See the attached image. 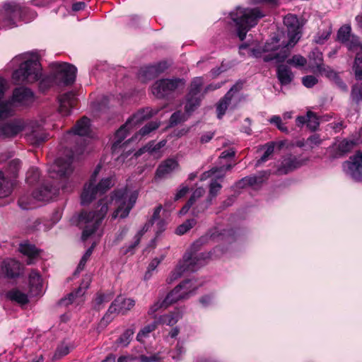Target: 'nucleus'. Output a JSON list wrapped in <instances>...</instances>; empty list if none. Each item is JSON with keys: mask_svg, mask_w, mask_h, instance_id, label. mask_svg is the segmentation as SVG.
Listing matches in <instances>:
<instances>
[{"mask_svg": "<svg viewBox=\"0 0 362 362\" xmlns=\"http://www.w3.org/2000/svg\"><path fill=\"white\" fill-rule=\"evenodd\" d=\"M138 197L137 191L128 194L127 189L115 190L110 199H100L94 211L83 210L76 218V226L83 229L82 239L86 240L98 228L108 211V204L114 203L117 209L112 214V218L120 216L126 218L134 206Z\"/></svg>", "mask_w": 362, "mask_h": 362, "instance_id": "nucleus-1", "label": "nucleus"}, {"mask_svg": "<svg viewBox=\"0 0 362 362\" xmlns=\"http://www.w3.org/2000/svg\"><path fill=\"white\" fill-rule=\"evenodd\" d=\"M90 119L83 117L74 127L66 132L61 144L64 146V157L58 158L49 169L50 178H69L74 173L72 163L78 160L79 156L85 152L86 141L83 138L90 132Z\"/></svg>", "mask_w": 362, "mask_h": 362, "instance_id": "nucleus-2", "label": "nucleus"}, {"mask_svg": "<svg viewBox=\"0 0 362 362\" xmlns=\"http://www.w3.org/2000/svg\"><path fill=\"white\" fill-rule=\"evenodd\" d=\"M284 24L287 28L286 34L277 32L267 40L263 47L252 49V55L262 58L265 62H284L301 37V25L296 15L288 14L284 18Z\"/></svg>", "mask_w": 362, "mask_h": 362, "instance_id": "nucleus-3", "label": "nucleus"}, {"mask_svg": "<svg viewBox=\"0 0 362 362\" xmlns=\"http://www.w3.org/2000/svg\"><path fill=\"white\" fill-rule=\"evenodd\" d=\"M155 113L153 112L151 109L146 108L138 111L129 118L125 124L121 126L115 134L112 145V153H119L122 149L124 151L130 143L136 142L141 136H146L156 129L159 124L156 122H151L142 127L140 131L135 134L130 139L122 143V141L126 138L130 129L139 125L144 120L149 119Z\"/></svg>", "mask_w": 362, "mask_h": 362, "instance_id": "nucleus-4", "label": "nucleus"}, {"mask_svg": "<svg viewBox=\"0 0 362 362\" xmlns=\"http://www.w3.org/2000/svg\"><path fill=\"white\" fill-rule=\"evenodd\" d=\"M11 66H18L12 74L15 84L33 83L42 76V68L38 55L34 52H25L13 57Z\"/></svg>", "mask_w": 362, "mask_h": 362, "instance_id": "nucleus-5", "label": "nucleus"}, {"mask_svg": "<svg viewBox=\"0 0 362 362\" xmlns=\"http://www.w3.org/2000/svg\"><path fill=\"white\" fill-rule=\"evenodd\" d=\"M230 16L235 24L237 36L243 41L247 32L257 24L264 14L257 8H244L238 6L230 13Z\"/></svg>", "mask_w": 362, "mask_h": 362, "instance_id": "nucleus-6", "label": "nucleus"}, {"mask_svg": "<svg viewBox=\"0 0 362 362\" xmlns=\"http://www.w3.org/2000/svg\"><path fill=\"white\" fill-rule=\"evenodd\" d=\"M29 8L16 2L6 3L0 11V29L12 28L18 26L20 21H28Z\"/></svg>", "mask_w": 362, "mask_h": 362, "instance_id": "nucleus-7", "label": "nucleus"}, {"mask_svg": "<svg viewBox=\"0 0 362 362\" xmlns=\"http://www.w3.org/2000/svg\"><path fill=\"white\" fill-rule=\"evenodd\" d=\"M49 66L57 85L69 86L74 83L77 71L75 66L66 62H53Z\"/></svg>", "mask_w": 362, "mask_h": 362, "instance_id": "nucleus-8", "label": "nucleus"}, {"mask_svg": "<svg viewBox=\"0 0 362 362\" xmlns=\"http://www.w3.org/2000/svg\"><path fill=\"white\" fill-rule=\"evenodd\" d=\"M243 86L242 81L236 82L216 104L217 117L219 119H222L227 110L233 111L238 107L240 98L236 95L240 91Z\"/></svg>", "mask_w": 362, "mask_h": 362, "instance_id": "nucleus-9", "label": "nucleus"}, {"mask_svg": "<svg viewBox=\"0 0 362 362\" xmlns=\"http://www.w3.org/2000/svg\"><path fill=\"white\" fill-rule=\"evenodd\" d=\"M203 85L202 77H195L192 80L189 91L185 98V111L187 115H191L200 106L204 98V94L201 93Z\"/></svg>", "mask_w": 362, "mask_h": 362, "instance_id": "nucleus-10", "label": "nucleus"}, {"mask_svg": "<svg viewBox=\"0 0 362 362\" xmlns=\"http://www.w3.org/2000/svg\"><path fill=\"white\" fill-rule=\"evenodd\" d=\"M135 305V301L132 298L118 296L110 304L106 313L100 320V325L106 327L114 319L115 315L126 314Z\"/></svg>", "mask_w": 362, "mask_h": 362, "instance_id": "nucleus-11", "label": "nucleus"}, {"mask_svg": "<svg viewBox=\"0 0 362 362\" xmlns=\"http://www.w3.org/2000/svg\"><path fill=\"white\" fill-rule=\"evenodd\" d=\"M227 251V248L223 246H216L212 251L209 252H201L199 254H194L193 252H187L183 257L184 262L189 266L190 272L197 271L199 268L204 264L206 259H211L212 256L220 257Z\"/></svg>", "mask_w": 362, "mask_h": 362, "instance_id": "nucleus-12", "label": "nucleus"}, {"mask_svg": "<svg viewBox=\"0 0 362 362\" xmlns=\"http://www.w3.org/2000/svg\"><path fill=\"white\" fill-rule=\"evenodd\" d=\"M195 286L192 279H186L176 286L164 298V304L168 306L180 300L187 299L195 293Z\"/></svg>", "mask_w": 362, "mask_h": 362, "instance_id": "nucleus-13", "label": "nucleus"}, {"mask_svg": "<svg viewBox=\"0 0 362 362\" xmlns=\"http://www.w3.org/2000/svg\"><path fill=\"white\" fill-rule=\"evenodd\" d=\"M112 182H86L81 194V204L89 205L93 200L103 195L112 185Z\"/></svg>", "mask_w": 362, "mask_h": 362, "instance_id": "nucleus-14", "label": "nucleus"}, {"mask_svg": "<svg viewBox=\"0 0 362 362\" xmlns=\"http://www.w3.org/2000/svg\"><path fill=\"white\" fill-rule=\"evenodd\" d=\"M185 81L182 78H165L156 81L151 87L152 93L158 98L169 95L175 90L185 86Z\"/></svg>", "mask_w": 362, "mask_h": 362, "instance_id": "nucleus-15", "label": "nucleus"}, {"mask_svg": "<svg viewBox=\"0 0 362 362\" xmlns=\"http://www.w3.org/2000/svg\"><path fill=\"white\" fill-rule=\"evenodd\" d=\"M8 100L13 103L15 110L16 106L27 107L32 105L35 101V94L31 89L21 86L13 90L12 97Z\"/></svg>", "mask_w": 362, "mask_h": 362, "instance_id": "nucleus-16", "label": "nucleus"}, {"mask_svg": "<svg viewBox=\"0 0 362 362\" xmlns=\"http://www.w3.org/2000/svg\"><path fill=\"white\" fill-rule=\"evenodd\" d=\"M52 182H41L33 190L38 202L47 203L59 194V186L51 185Z\"/></svg>", "mask_w": 362, "mask_h": 362, "instance_id": "nucleus-17", "label": "nucleus"}, {"mask_svg": "<svg viewBox=\"0 0 362 362\" xmlns=\"http://www.w3.org/2000/svg\"><path fill=\"white\" fill-rule=\"evenodd\" d=\"M6 87V81L0 77V121L6 119L14 115L13 103L8 99H4Z\"/></svg>", "mask_w": 362, "mask_h": 362, "instance_id": "nucleus-18", "label": "nucleus"}, {"mask_svg": "<svg viewBox=\"0 0 362 362\" xmlns=\"http://www.w3.org/2000/svg\"><path fill=\"white\" fill-rule=\"evenodd\" d=\"M346 173L352 179L360 180L362 178V151H358L356 153L350 158V160L344 164Z\"/></svg>", "mask_w": 362, "mask_h": 362, "instance_id": "nucleus-19", "label": "nucleus"}, {"mask_svg": "<svg viewBox=\"0 0 362 362\" xmlns=\"http://www.w3.org/2000/svg\"><path fill=\"white\" fill-rule=\"evenodd\" d=\"M308 158L297 157L295 156H289L284 158L276 169V173L278 175H286L290 172L304 165L308 161Z\"/></svg>", "mask_w": 362, "mask_h": 362, "instance_id": "nucleus-20", "label": "nucleus"}, {"mask_svg": "<svg viewBox=\"0 0 362 362\" xmlns=\"http://www.w3.org/2000/svg\"><path fill=\"white\" fill-rule=\"evenodd\" d=\"M25 127V122L21 119H14L0 124V136L13 138L21 132Z\"/></svg>", "mask_w": 362, "mask_h": 362, "instance_id": "nucleus-21", "label": "nucleus"}, {"mask_svg": "<svg viewBox=\"0 0 362 362\" xmlns=\"http://www.w3.org/2000/svg\"><path fill=\"white\" fill-rule=\"evenodd\" d=\"M76 101L74 91H69L58 97L59 111L63 115H68Z\"/></svg>", "mask_w": 362, "mask_h": 362, "instance_id": "nucleus-22", "label": "nucleus"}, {"mask_svg": "<svg viewBox=\"0 0 362 362\" xmlns=\"http://www.w3.org/2000/svg\"><path fill=\"white\" fill-rule=\"evenodd\" d=\"M20 267V263L15 259H5L1 264V274L8 279H15L19 276Z\"/></svg>", "mask_w": 362, "mask_h": 362, "instance_id": "nucleus-23", "label": "nucleus"}, {"mask_svg": "<svg viewBox=\"0 0 362 362\" xmlns=\"http://www.w3.org/2000/svg\"><path fill=\"white\" fill-rule=\"evenodd\" d=\"M179 167L178 161L173 158H170L163 161L156 170V175L158 178H165Z\"/></svg>", "mask_w": 362, "mask_h": 362, "instance_id": "nucleus-24", "label": "nucleus"}, {"mask_svg": "<svg viewBox=\"0 0 362 362\" xmlns=\"http://www.w3.org/2000/svg\"><path fill=\"white\" fill-rule=\"evenodd\" d=\"M232 168L231 165H223L220 167H214L208 171L202 173L200 181H217L224 177L227 170Z\"/></svg>", "mask_w": 362, "mask_h": 362, "instance_id": "nucleus-25", "label": "nucleus"}, {"mask_svg": "<svg viewBox=\"0 0 362 362\" xmlns=\"http://www.w3.org/2000/svg\"><path fill=\"white\" fill-rule=\"evenodd\" d=\"M19 251L28 257L27 264H33V259L39 255L40 250L28 240L19 244Z\"/></svg>", "mask_w": 362, "mask_h": 362, "instance_id": "nucleus-26", "label": "nucleus"}, {"mask_svg": "<svg viewBox=\"0 0 362 362\" xmlns=\"http://www.w3.org/2000/svg\"><path fill=\"white\" fill-rule=\"evenodd\" d=\"M28 282L32 295H38L42 287V279L40 273L36 270H32L28 276Z\"/></svg>", "mask_w": 362, "mask_h": 362, "instance_id": "nucleus-27", "label": "nucleus"}, {"mask_svg": "<svg viewBox=\"0 0 362 362\" xmlns=\"http://www.w3.org/2000/svg\"><path fill=\"white\" fill-rule=\"evenodd\" d=\"M183 313L184 312L182 309L176 308L174 311L169 314L159 316L156 321L158 322V324H163L173 326L182 317Z\"/></svg>", "mask_w": 362, "mask_h": 362, "instance_id": "nucleus-28", "label": "nucleus"}, {"mask_svg": "<svg viewBox=\"0 0 362 362\" xmlns=\"http://www.w3.org/2000/svg\"><path fill=\"white\" fill-rule=\"evenodd\" d=\"M38 201L34 197V192L31 194L25 192L20 196L18 200V206L23 210H30L37 206Z\"/></svg>", "mask_w": 362, "mask_h": 362, "instance_id": "nucleus-29", "label": "nucleus"}, {"mask_svg": "<svg viewBox=\"0 0 362 362\" xmlns=\"http://www.w3.org/2000/svg\"><path fill=\"white\" fill-rule=\"evenodd\" d=\"M322 75H324L330 81H332L334 83V84L341 91L344 93L348 92L347 85L341 78V77L339 75V73L335 71L331 67L326 69V70L322 74Z\"/></svg>", "mask_w": 362, "mask_h": 362, "instance_id": "nucleus-30", "label": "nucleus"}, {"mask_svg": "<svg viewBox=\"0 0 362 362\" xmlns=\"http://www.w3.org/2000/svg\"><path fill=\"white\" fill-rule=\"evenodd\" d=\"M310 60L313 62V64L316 67L318 72L321 74L329 66L323 64L322 53L318 48H315L309 54Z\"/></svg>", "mask_w": 362, "mask_h": 362, "instance_id": "nucleus-31", "label": "nucleus"}, {"mask_svg": "<svg viewBox=\"0 0 362 362\" xmlns=\"http://www.w3.org/2000/svg\"><path fill=\"white\" fill-rule=\"evenodd\" d=\"M21 168V161L18 159H13L8 163L7 167V178L9 179H16L18 177V174L19 170ZM6 177H5L4 174L2 171L0 170V180H4Z\"/></svg>", "mask_w": 362, "mask_h": 362, "instance_id": "nucleus-32", "label": "nucleus"}, {"mask_svg": "<svg viewBox=\"0 0 362 362\" xmlns=\"http://www.w3.org/2000/svg\"><path fill=\"white\" fill-rule=\"evenodd\" d=\"M350 100L357 109L362 107V83H357L352 86Z\"/></svg>", "mask_w": 362, "mask_h": 362, "instance_id": "nucleus-33", "label": "nucleus"}, {"mask_svg": "<svg viewBox=\"0 0 362 362\" xmlns=\"http://www.w3.org/2000/svg\"><path fill=\"white\" fill-rule=\"evenodd\" d=\"M277 77L282 86L289 84L293 78L291 69L284 64L279 65L277 67Z\"/></svg>", "mask_w": 362, "mask_h": 362, "instance_id": "nucleus-34", "label": "nucleus"}, {"mask_svg": "<svg viewBox=\"0 0 362 362\" xmlns=\"http://www.w3.org/2000/svg\"><path fill=\"white\" fill-rule=\"evenodd\" d=\"M165 144L166 141L164 140L160 141L158 143H155L154 141L149 142L142 148H140L135 153V156H140L145 152H148L151 155L156 154L158 152V151L165 145Z\"/></svg>", "mask_w": 362, "mask_h": 362, "instance_id": "nucleus-35", "label": "nucleus"}, {"mask_svg": "<svg viewBox=\"0 0 362 362\" xmlns=\"http://www.w3.org/2000/svg\"><path fill=\"white\" fill-rule=\"evenodd\" d=\"M6 298L11 301L16 302L21 305H25L29 301L27 294L21 292L18 289H12L8 291Z\"/></svg>", "mask_w": 362, "mask_h": 362, "instance_id": "nucleus-36", "label": "nucleus"}, {"mask_svg": "<svg viewBox=\"0 0 362 362\" xmlns=\"http://www.w3.org/2000/svg\"><path fill=\"white\" fill-rule=\"evenodd\" d=\"M222 186L219 182H211L209 185V193L204 206H201L202 211L206 209L211 204L213 198L216 197Z\"/></svg>", "mask_w": 362, "mask_h": 362, "instance_id": "nucleus-37", "label": "nucleus"}, {"mask_svg": "<svg viewBox=\"0 0 362 362\" xmlns=\"http://www.w3.org/2000/svg\"><path fill=\"white\" fill-rule=\"evenodd\" d=\"M27 137L33 145L39 146L47 139L48 134L42 131H33Z\"/></svg>", "mask_w": 362, "mask_h": 362, "instance_id": "nucleus-38", "label": "nucleus"}, {"mask_svg": "<svg viewBox=\"0 0 362 362\" xmlns=\"http://www.w3.org/2000/svg\"><path fill=\"white\" fill-rule=\"evenodd\" d=\"M134 329L132 328L127 329L123 334L116 340L115 344L117 347H127L132 341Z\"/></svg>", "mask_w": 362, "mask_h": 362, "instance_id": "nucleus-39", "label": "nucleus"}, {"mask_svg": "<svg viewBox=\"0 0 362 362\" xmlns=\"http://www.w3.org/2000/svg\"><path fill=\"white\" fill-rule=\"evenodd\" d=\"M190 272V269L189 266L184 262V259L182 262H180L177 266L175 269L171 273L170 277L167 279L168 284L172 283L173 281L180 278L184 272Z\"/></svg>", "mask_w": 362, "mask_h": 362, "instance_id": "nucleus-40", "label": "nucleus"}, {"mask_svg": "<svg viewBox=\"0 0 362 362\" xmlns=\"http://www.w3.org/2000/svg\"><path fill=\"white\" fill-rule=\"evenodd\" d=\"M358 142L356 140H343L340 141L337 146L338 153L337 155L339 156H341L344 154L349 152L352 150L356 145Z\"/></svg>", "mask_w": 362, "mask_h": 362, "instance_id": "nucleus-41", "label": "nucleus"}, {"mask_svg": "<svg viewBox=\"0 0 362 362\" xmlns=\"http://www.w3.org/2000/svg\"><path fill=\"white\" fill-rule=\"evenodd\" d=\"M103 171V165L99 163L92 172L88 181H96L97 180L102 182L112 181V177L104 175Z\"/></svg>", "mask_w": 362, "mask_h": 362, "instance_id": "nucleus-42", "label": "nucleus"}, {"mask_svg": "<svg viewBox=\"0 0 362 362\" xmlns=\"http://www.w3.org/2000/svg\"><path fill=\"white\" fill-rule=\"evenodd\" d=\"M158 76L153 65L141 67L139 72V76L143 81L151 80Z\"/></svg>", "mask_w": 362, "mask_h": 362, "instance_id": "nucleus-43", "label": "nucleus"}, {"mask_svg": "<svg viewBox=\"0 0 362 362\" xmlns=\"http://www.w3.org/2000/svg\"><path fill=\"white\" fill-rule=\"evenodd\" d=\"M83 294L82 287L79 286L76 291L71 292L66 297L60 299L58 302V305L60 306H67L71 304L76 297L82 296Z\"/></svg>", "mask_w": 362, "mask_h": 362, "instance_id": "nucleus-44", "label": "nucleus"}, {"mask_svg": "<svg viewBox=\"0 0 362 362\" xmlns=\"http://www.w3.org/2000/svg\"><path fill=\"white\" fill-rule=\"evenodd\" d=\"M262 182H235L231 188L235 192H239L240 189H259L262 187Z\"/></svg>", "mask_w": 362, "mask_h": 362, "instance_id": "nucleus-45", "label": "nucleus"}, {"mask_svg": "<svg viewBox=\"0 0 362 362\" xmlns=\"http://www.w3.org/2000/svg\"><path fill=\"white\" fill-rule=\"evenodd\" d=\"M265 151L261 158L257 160L255 166H259L262 163L267 161L271 156L273 155L274 151V143H268L264 146Z\"/></svg>", "mask_w": 362, "mask_h": 362, "instance_id": "nucleus-46", "label": "nucleus"}, {"mask_svg": "<svg viewBox=\"0 0 362 362\" xmlns=\"http://www.w3.org/2000/svg\"><path fill=\"white\" fill-rule=\"evenodd\" d=\"M351 28L349 25L341 26L337 32V39L344 44L353 35L351 33Z\"/></svg>", "mask_w": 362, "mask_h": 362, "instance_id": "nucleus-47", "label": "nucleus"}, {"mask_svg": "<svg viewBox=\"0 0 362 362\" xmlns=\"http://www.w3.org/2000/svg\"><path fill=\"white\" fill-rule=\"evenodd\" d=\"M332 33V29L330 27L319 30L315 35L313 42L316 44L323 45Z\"/></svg>", "mask_w": 362, "mask_h": 362, "instance_id": "nucleus-48", "label": "nucleus"}, {"mask_svg": "<svg viewBox=\"0 0 362 362\" xmlns=\"http://www.w3.org/2000/svg\"><path fill=\"white\" fill-rule=\"evenodd\" d=\"M196 223L197 221L194 218L187 219L176 228L175 233L177 235H183L192 228Z\"/></svg>", "mask_w": 362, "mask_h": 362, "instance_id": "nucleus-49", "label": "nucleus"}, {"mask_svg": "<svg viewBox=\"0 0 362 362\" xmlns=\"http://www.w3.org/2000/svg\"><path fill=\"white\" fill-rule=\"evenodd\" d=\"M158 322L155 320L152 323L145 326L143 329H141L139 332L136 335V339L139 341H141L143 340L144 337H146L148 336V334L154 331L157 326H158Z\"/></svg>", "mask_w": 362, "mask_h": 362, "instance_id": "nucleus-50", "label": "nucleus"}, {"mask_svg": "<svg viewBox=\"0 0 362 362\" xmlns=\"http://www.w3.org/2000/svg\"><path fill=\"white\" fill-rule=\"evenodd\" d=\"M345 46L348 48L349 51L355 52L358 50L361 47H362V44L361 43L359 38L353 35L345 43Z\"/></svg>", "mask_w": 362, "mask_h": 362, "instance_id": "nucleus-51", "label": "nucleus"}, {"mask_svg": "<svg viewBox=\"0 0 362 362\" xmlns=\"http://www.w3.org/2000/svg\"><path fill=\"white\" fill-rule=\"evenodd\" d=\"M308 119L307 127L311 131H315L320 124L319 118L315 113L308 111Z\"/></svg>", "mask_w": 362, "mask_h": 362, "instance_id": "nucleus-52", "label": "nucleus"}, {"mask_svg": "<svg viewBox=\"0 0 362 362\" xmlns=\"http://www.w3.org/2000/svg\"><path fill=\"white\" fill-rule=\"evenodd\" d=\"M187 117L185 113H182L181 111L178 110L175 112L170 118V126L173 127L176 126L177 124L185 122L187 120Z\"/></svg>", "mask_w": 362, "mask_h": 362, "instance_id": "nucleus-53", "label": "nucleus"}, {"mask_svg": "<svg viewBox=\"0 0 362 362\" xmlns=\"http://www.w3.org/2000/svg\"><path fill=\"white\" fill-rule=\"evenodd\" d=\"M56 84L55 80L52 77V74L44 77L39 83V89L42 92L46 91L52 85Z\"/></svg>", "mask_w": 362, "mask_h": 362, "instance_id": "nucleus-54", "label": "nucleus"}, {"mask_svg": "<svg viewBox=\"0 0 362 362\" xmlns=\"http://www.w3.org/2000/svg\"><path fill=\"white\" fill-rule=\"evenodd\" d=\"M269 122L274 124L279 130L284 133H288V129L283 124L282 119L279 115H273L269 119Z\"/></svg>", "mask_w": 362, "mask_h": 362, "instance_id": "nucleus-55", "label": "nucleus"}, {"mask_svg": "<svg viewBox=\"0 0 362 362\" xmlns=\"http://www.w3.org/2000/svg\"><path fill=\"white\" fill-rule=\"evenodd\" d=\"M93 252V248L92 247H90L88 248L86 252H85V254L83 255V257H81L78 266H77V268L74 272V274L76 275V274H78L80 273L85 267V265L88 261V259H89V257H90L91 254Z\"/></svg>", "mask_w": 362, "mask_h": 362, "instance_id": "nucleus-56", "label": "nucleus"}, {"mask_svg": "<svg viewBox=\"0 0 362 362\" xmlns=\"http://www.w3.org/2000/svg\"><path fill=\"white\" fill-rule=\"evenodd\" d=\"M287 63L296 67H298L305 66L307 63V60L304 57L300 54H295L287 60Z\"/></svg>", "mask_w": 362, "mask_h": 362, "instance_id": "nucleus-57", "label": "nucleus"}, {"mask_svg": "<svg viewBox=\"0 0 362 362\" xmlns=\"http://www.w3.org/2000/svg\"><path fill=\"white\" fill-rule=\"evenodd\" d=\"M40 176L39 169L36 167H31L26 173L25 181H39Z\"/></svg>", "mask_w": 362, "mask_h": 362, "instance_id": "nucleus-58", "label": "nucleus"}, {"mask_svg": "<svg viewBox=\"0 0 362 362\" xmlns=\"http://www.w3.org/2000/svg\"><path fill=\"white\" fill-rule=\"evenodd\" d=\"M70 351V347L67 344L62 343L58 346L56 349L54 357L56 359L60 358L62 356L67 355Z\"/></svg>", "mask_w": 362, "mask_h": 362, "instance_id": "nucleus-59", "label": "nucleus"}, {"mask_svg": "<svg viewBox=\"0 0 362 362\" xmlns=\"http://www.w3.org/2000/svg\"><path fill=\"white\" fill-rule=\"evenodd\" d=\"M13 190V182H0V199L8 197Z\"/></svg>", "mask_w": 362, "mask_h": 362, "instance_id": "nucleus-60", "label": "nucleus"}, {"mask_svg": "<svg viewBox=\"0 0 362 362\" xmlns=\"http://www.w3.org/2000/svg\"><path fill=\"white\" fill-rule=\"evenodd\" d=\"M110 301V298L105 299L102 293H97V296L93 301V308L95 310H100L103 308V304Z\"/></svg>", "mask_w": 362, "mask_h": 362, "instance_id": "nucleus-61", "label": "nucleus"}, {"mask_svg": "<svg viewBox=\"0 0 362 362\" xmlns=\"http://www.w3.org/2000/svg\"><path fill=\"white\" fill-rule=\"evenodd\" d=\"M169 306L168 304H164V299L161 301L159 300L150 307L148 314L150 315H153L158 310L161 308L166 309Z\"/></svg>", "mask_w": 362, "mask_h": 362, "instance_id": "nucleus-62", "label": "nucleus"}, {"mask_svg": "<svg viewBox=\"0 0 362 362\" xmlns=\"http://www.w3.org/2000/svg\"><path fill=\"white\" fill-rule=\"evenodd\" d=\"M318 82V79L312 75L305 76L302 78V83L306 88H312L316 85Z\"/></svg>", "mask_w": 362, "mask_h": 362, "instance_id": "nucleus-63", "label": "nucleus"}, {"mask_svg": "<svg viewBox=\"0 0 362 362\" xmlns=\"http://www.w3.org/2000/svg\"><path fill=\"white\" fill-rule=\"evenodd\" d=\"M141 238L137 234L135 235L134 237V243L129 245L123 252L124 255H127L128 253H130L131 255H133L134 253L135 248L139 245L140 243Z\"/></svg>", "mask_w": 362, "mask_h": 362, "instance_id": "nucleus-64", "label": "nucleus"}]
</instances>
